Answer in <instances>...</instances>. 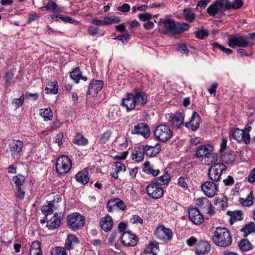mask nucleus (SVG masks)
Instances as JSON below:
<instances>
[{"instance_id":"5","label":"nucleus","mask_w":255,"mask_h":255,"mask_svg":"<svg viewBox=\"0 0 255 255\" xmlns=\"http://www.w3.org/2000/svg\"><path fill=\"white\" fill-rule=\"evenodd\" d=\"M72 162L70 159L66 155H62L57 160L56 169L59 174H64L70 170Z\"/></svg>"},{"instance_id":"7","label":"nucleus","mask_w":255,"mask_h":255,"mask_svg":"<svg viewBox=\"0 0 255 255\" xmlns=\"http://www.w3.org/2000/svg\"><path fill=\"white\" fill-rule=\"evenodd\" d=\"M155 235L160 240L167 242L171 240L173 234L170 229L166 228L164 226H161L155 230Z\"/></svg>"},{"instance_id":"38","label":"nucleus","mask_w":255,"mask_h":255,"mask_svg":"<svg viewBox=\"0 0 255 255\" xmlns=\"http://www.w3.org/2000/svg\"><path fill=\"white\" fill-rule=\"evenodd\" d=\"M159 251L158 244L156 243L151 242L146 248L145 252L153 255H157V252Z\"/></svg>"},{"instance_id":"27","label":"nucleus","mask_w":255,"mask_h":255,"mask_svg":"<svg viewBox=\"0 0 255 255\" xmlns=\"http://www.w3.org/2000/svg\"><path fill=\"white\" fill-rule=\"evenodd\" d=\"M230 134L238 142L244 141L245 143V134L243 129L238 128L233 129L230 131Z\"/></svg>"},{"instance_id":"14","label":"nucleus","mask_w":255,"mask_h":255,"mask_svg":"<svg viewBox=\"0 0 255 255\" xmlns=\"http://www.w3.org/2000/svg\"><path fill=\"white\" fill-rule=\"evenodd\" d=\"M123 244L126 247L134 246L137 244V237L129 232H124L121 237Z\"/></svg>"},{"instance_id":"40","label":"nucleus","mask_w":255,"mask_h":255,"mask_svg":"<svg viewBox=\"0 0 255 255\" xmlns=\"http://www.w3.org/2000/svg\"><path fill=\"white\" fill-rule=\"evenodd\" d=\"M197 205L202 210H206V208H210V202L206 197L199 198L196 200Z\"/></svg>"},{"instance_id":"51","label":"nucleus","mask_w":255,"mask_h":255,"mask_svg":"<svg viewBox=\"0 0 255 255\" xmlns=\"http://www.w3.org/2000/svg\"><path fill=\"white\" fill-rule=\"evenodd\" d=\"M209 34V32L207 29H198V30L195 32L196 37L199 39H204L205 37L208 36Z\"/></svg>"},{"instance_id":"37","label":"nucleus","mask_w":255,"mask_h":255,"mask_svg":"<svg viewBox=\"0 0 255 255\" xmlns=\"http://www.w3.org/2000/svg\"><path fill=\"white\" fill-rule=\"evenodd\" d=\"M227 214L231 217V224H233L235 221H241L243 219V214L240 211H228Z\"/></svg>"},{"instance_id":"41","label":"nucleus","mask_w":255,"mask_h":255,"mask_svg":"<svg viewBox=\"0 0 255 255\" xmlns=\"http://www.w3.org/2000/svg\"><path fill=\"white\" fill-rule=\"evenodd\" d=\"M73 142L79 145H85L88 143V140L81 133H78L75 136Z\"/></svg>"},{"instance_id":"58","label":"nucleus","mask_w":255,"mask_h":255,"mask_svg":"<svg viewBox=\"0 0 255 255\" xmlns=\"http://www.w3.org/2000/svg\"><path fill=\"white\" fill-rule=\"evenodd\" d=\"M12 182L15 184L16 187H20L24 181V178L22 176H14L12 179Z\"/></svg>"},{"instance_id":"12","label":"nucleus","mask_w":255,"mask_h":255,"mask_svg":"<svg viewBox=\"0 0 255 255\" xmlns=\"http://www.w3.org/2000/svg\"><path fill=\"white\" fill-rule=\"evenodd\" d=\"M204 193L209 197H213L217 193L218 185L212 181H206L201 185Z\"/></svg>"},{"instance_id":"4","label":"nucleus","mask_w":255,"mask_h":255,"mask_svg":"<svg viewBox=\"0 0 255 255\" xmlns=\"http://www.w3.org/2000/svg\"><path fill=\"white\" fill-rule=\"evenodd\" d=\"M227 169L226 166L222 163H218L212 165L208 171V176L213 181L217 182L220 180L224 171Z\"/></svg>"},{"instance_id":"34","label":"nucleus","mask_w":255,"mask_h":255,"mask_svg":"<svg viewBox=\"0 0 255 255\" xmlns=\"http://www.w3.org/2000/svg\"><path fill=\"white\" fill-rule=\"evenodd\" d=\"M30 255H42L40 243L38 241H34L30 248Z\"/></svg>"},{"instance_id":"25","label":"nucleus","mask_w":255,"mask_h":255,"mask_svg":"<svg viewBox=\"0 0 255 255\" xmlns=\"http://www.w3.org/2000/svg\"><path fill=\"white\" fill-rule=\"evenodd\" d=\"M47 205H43L41 208L42 212L46 216L52 214L54 210H57L58 206L54 204V201L48 202Z\"/></svg>"},{"instance_id":"42","label":"nucleus","mask_w":255,"mask_h":255,"mask_svg":"<svg viewBox=\"0 0 255 255\" xmlns=\"http://www.w3.org/2000/svg\"><path fill=\"white\" fill-rule=\"evenodd\" d=\"M40 115L44 119V121L51 120L53 117V113L50 108L41 109Z\"/></svg>"},{"instance_id":"46","label":"nucleus","mask_w":255,"mask_h":255,"mask_svg":"<svg viewBox=\"0 0 255 255\" xmlns=\"http://www.w3.org/2000/svg\"><path fill=\"white\" fill-rule=\"evenodd\" d=\"M144 171L148 174H151L153 176H156L159 174V170L158 169H154L150 166V162L146 161L144 163Z\"/></svg>"},{"instance_id":"26","label":"nucleus","mask_w":255,"mask_h":255,"mask_svg":"<svg viewBox=\"0 0 255 255\" xmlns=\"http://www.w3.org/2000/svg\"><path fill=\"white\" fill-rule=\"evenodd\" d=\"M134 96L135 99L137 106L140 105L141 107H143L146 104L147 101V96L144 92H135Z\"/></svg>"},{"instance_id":"63","label":"nucleus","mask_w":255,"mask_h":255,"mask_svg":"<svg viewBox=\"0 0 255 255\" xmlns=\"http://www.w3.org/2000/svg\"><path fill=\"white\" fill-rule=\"evenodd\" d=\"M130 221L132 224L139 223L142 224L143 223V220L136 215H132V217L130 218Z\"/></svg>"},{"instance_id":"35","label":"nucleus","mask_w":255,"mask_h":255,"mask_svg":"<svg viewBox=\"0 0 255 255\" xmlns=\"http://www.w3.org/2000/svg\"><path fill=\"white\" fill-rule=\"evenodd\" d=\"M78 243L77 238L73 235H69L65 243V249L70 250L73 249L74 246Z\"/></svg>"},{"instance_id":"10","label":"nucleus","mask_w":255,"mask_h":255,"mask_svg":"<svg viewBox=\"0 0 255 255\" xmlns=\"http://www.w3.org/2000/svg\"><path fill=\"white\" fill-rule=\"evenodd\" d=\"M188 216L190 221L196 225H200L204 221L203 215L196 208H191L188 210Z\"/></svg>"},{"instance_id":"20","label":"nucleus","mask_w":255,"mask_h":255,"mask_svg":"<svg viewBox=\"0 0 255 255\" xmlns=\"http://www.w3.org/2000/svg\"><path fill=\"white\" fill-rule=\"evenodd\" d=\"M63 215L55 213L54 216L47 222L46 227L50 230H53L58 228L61 224Z\"/></svg>"},{"instance_id":"17","label":"nucleus","mask_w":255,"mask_h":255,"mask_svg":"<svg viewBox=\"0 0 255 255\" xmlns=\"http://www.w3.org/2000/svg\"><path fill=\"white\" fill-rule=\"evenodd\" d=\"M169 122L173 127L176 128H179L183 125L184 116L182 113H177L175 114H168Z\"/></svg>"},{"instance_id":"47","label":"nucleus","mask_w":255,"mask_h":255,"mask_svg":"<svg viewBox=\"0 0 255 255\" xmlns=\"http://www.w3.org/2000/svg\"><path fill=\"white\" fill-rule=\"evenodd\" d=\"M240 249L243 252H247L252 248L251 243L248 240H243L239 244Z\"/></svg>"},{"instance_id":"8","label":"nucleus","mask_w":255,"mask_h":255,"mask_svg":"<svg viewBox=\"0 0 255 255\" xmlns=\"http://www.w3.org/2000/svg\"><path fill=\"white\" fill-rule=\"evenodd\" d=\"M225 6L224 0H218L207 8V13L210 16H214L218 12H223L226 10Z\"/></svg>"},{"instance_id":"11","label":"nucleus","mask_w":255,"mask_h":255,"mask_svg":"<svg viewBox=\"0 0 255 255\" xmlns=\"http://www.w3.org/2000/svg\"><path fill=\"white\" fill-rule=\"evenodd\" d=\"M146 192L153 199H158L163 195L162 188L156 183H151L146 187Z\"/></svg>"},{"instance_id":"28","label":"nucleus","mask_w":255,"mask_h":255,"mask_svg":"<svg viewBox=\"0 0 255 255\" xmlns=\"http://www.w3.org/2000/svg\"><path fill=\"white\" fill-rule=\"evenodd\" d=\"M213 150V146L210 145H206L199 147L196 152V156L197 157H206L209 152Z\"/></svg>"},{"instance_id":"23","label":"nucleus","mask_w":255,"mask_h":255,"mask_svg":"<svg viewBox=\"0 0 255 255\" xmlns=\"http://www.w3.org/2000/svg\"><path fill=\"white\" fill-rule=\"evenodd\" d=\"M100 226L101 229L105 232L111 231L113 226V221L112 217L107 215L105 217L102 218L100 221Z\"/></svg>"},{"instance_id":"56","label":"nucleus","mask_w":255,"mask_h":255,"mask_svg":"<svg viewBox=\"0 0 255 255\" xmlns=\"http://www.w3.org/2000/svg\"><path fill=\"white\" fill-rule=\"evenodd\" d=\"M14 74L11 72H8L5 73L4 76V86L8 87L10 83L12 82V80L13 78Z\"/></svg>"},{"instance_id":"9","label":"nucleus","mask_w":255,"mask_h":255,"mask_svg":"<svg viewBox=\"0 0 255 255\" xmlns=\"http://www.w3.org/2000/svg\"><path fill=\"white\" fill-rule=\"evenodd\" d=\"M158 23L160 25H164V34L176 35V25L173 20L170 18L160 19Z\"/></svg>"},{"instance_id":"62","label":"nucleus","mask_w":255,"mask_h":255,"mask_svg":"<svg viewBox=\"0 0 255 255\" xmlns=\"http://www.w3.org/2000/svg\"><path fill=\"white\" fill-rule=\"evenodd\" d=\"M39 97V95L37 93H31L28 92L25 93V98L28 100H31L33 101H36Z\"/></svg>"},{"instance_id":"44","label":"nucleus","mask_w":255,"mask_h":255,"mask_svg":"<svg viewBox=\"0 0 255 255\" xmlns=\"http://www.w3.org/2000/svg\"><path fill=\"white\" fill-rule=\"evenodd\" d=\"M170 180V176L167 172L156 179V184L159 185H165Z\"/></svg>"},{"instance_id":"1","label":"nucleus","mask_w":255,"mask_h":255,"mask_svg":"<svg viewBox=\"0 0 255 255\" xmlns=\"http://www.w3.org/2000/svg\"><path fill=\"white\" fill-rule=\"evenodd\" d=\"M212 240L216 245L222 247H229L232 243L230 232L224 228H217L214 232Z\"/></svg>"},{"instance_id":"16","label":"nucleus","mask_w":255,"mask_h":255,"mask_svg":"<svg viewBox=\"0 0 255 255\" xmlns=\"http://www.w3.org/2000/svg\"><path fill=\"white\" fill-rule=\"evenodd\" d=\"M136 104L134 95L128 93L126 95V97L123 99L121 105L122 107H126L127 111H130L135 109Z\"/></svg>"},{"instance_id":"21","label":"nucleus","mask_w":255,"mask_h":255,"mask_svg":"<svg viewBox=\"0 0 255 255\" xmlns=\"http://www.w3.org/2000/svg\"><path fill=\"white\" fill-rule=\"evenodd\" d=\"M112 172H111V175L115 179H118V174L121 172H125L126 170L125 165L121 162L118 161L114 162L112 165Z\"/></svg>"},{"instance_id":"31","label":"nucleus","mask_w":255,"mask_h":255,"mask_svg":"<svg viewBox=\"0 0 255 255\" xmlns=\"http://www.w3.org/2000/svg\"><path fill=\"white\" fill-rule=\"evenodd\" d=\"M196 254H204L208 253L211 250L210 244L206 241L199 242L196 246Z\"/></svg>"},{"instance_id":"13","label":"nucleus","mask_w":255,"mask_h":255,"mask_svg":"<svg viewBox=\"0 0 255 255\" xmlns=\"http://www.w3.org/2000/svg\"><path fill=\"white\" fill-rule=\"evenodd\" d=\"M104 83L101 80H93L89 86L87 94L94 97L103 87Z\"/></svg>"},{"instance_id":"45","label":"nucleus","mask_w":255,"mask_h":255,"mask_svg":"<svg viewBox=\"0 0 255 255\" xmlns=\"http://www.w3.org/2000/svg\"><path fill=\"white\" fill-rule=\"evenodd\" d=\"M218 159V155L216 153H213L212 152H209L205 157V162L206 164L209 165L213 163H215L217 161Z\"/></svg>"},{"instance_id":"3","label":"nucleus","mask_w":255,"mask_h":255,"mask_svg":"<svg viewBox=\"0 0 255 255\" xmlns=\"http://www.w3.org/2000/svg\"><path fill=\"white\" fill-rule=\"evenodd\" d=\"M68 225L73 231L81 229L85 224V218L81 214L75 212L70 214L67 217Z\"/></svg>"},{"instance_id":"2","label":"nucleus","mask_w":255,"mask_h":255,"mask_svg":"<svg viewBox=\"0 0 255 255\" xmlns=\"http://www.w3.org/2000/svg\"><path fill=\"white\" fill-rule=\"evenodd\" d=\"M154 133L157 139L163 142L168 140L173 135L172 130L168 126L166 125H160L157 126L154 129Z\"/></svg>"},{"instance_id":"52","label":"nucleus","mask_w":255,"mask_h":255,"mask_svg":"<svg viewBox=\"0 0 255 255\" xmlns=\"http://www.w3.org/2000/svg\"><path fill=\"white\" fill-rule=\"evenodd\" d=\"M242 231L247 234H249L252 233H255V223L254 222H251L246 225L245 227L242 229Z\"/></svg>"},{"instance_id":"6","label":"nucleus","mask_w":255,"mask_h":255,"mask_svg":"<svg viewBox=\"0 0 255 255\" xmlns=\"http://www.w3.org/2000/svg\"><path fill=\"white\" fill-rule=\"evenodd\" d=\"M253 45V42L249 41L242 36H233L229 38V45L232 48L236 46L247 47Z\"/></svg>"},{"instance_id":"30","label":"nucleus","mask_w":255,"mask_h":255,"mask_svg":"<svg viewBox=\"0 0 255 255\" xmlns=\"http://www.w3.org/2000/svg\"><path fill=\"white\" fill-rule=\"evenodd\" d=\"M215 205L219 210H225L228 206V199L224 196H218L214 201Z\"/></svg>"},{"instance_id":"64","label":"nucleus","mask_w":255,"mask_h":255,"mask_svg":"<svg viewBox=\"0 0 255 255\" xmlns=\"http://www.w3.org/2000/svg\"><path fill=\"white\" fill-rule=\"evenodd\" d=\"M15 190L16 191V197L21 200L23 199L25 195L24 191L21 189L20 187L18 188L16 187Z\"/></svg>"},{"instance_id":"22","label":"nucleus","mask_w":255,"mask_h":255,"mask_svg":"<svg viewBox=\"0 0 255 255\" xmlns=\"http://www.w3.org/2000/svg\"><path fill=\"white\" fill-rule=\"evenodd\" d=\"M9 146L10 151L12 154L19 153L23 148V142L20 140L12 139L10 141Z\"/></svg>"},{"instance_id":"59","label":"nucleus","mask_w":255,"mask_h":255,"mask_svg":"<svg viewBox=\"0 0 255 255\" xmlns=\"http://www.w3.org/2000/svg\"><path fill=\"white\" fill-rule=\"evenodd\" d=\"M24 96L23 95H22L19 98L14 99L12 103L15 106V107L17 109L23 105L24 103Z\"/></svg>"},{"instance_id":"18","label":"nucleus","mask_w":255,"mask_h":255,"mask_svg":"<svg viewBox=\"0 0 255 255\" xmlns=\"http://www.w3.org/2000/svg\"><path fill=\"white\" fill-rule=\"evenodd\" d=\"M145 154L150 157L156 156L161 151V145L159 143L154 144L144 145Z\"/></svg>"},{"instance_id":"15","label":"nucleus","mask_w":255,"mask_h":255,"mask_svg":"<svg viewBox=\"0 0 255 255\" xmlns=\"http://www.w3.org/2000/svg\"><path fill=\"white\" fill-rule=\"evenodd\" d=\"M131 133L140 134L145 138H148L150 133L148 126L145 123H140L134 126V129L132 130Z\"/></svg>"},{"instance_id":"57","label":"nucleus","mask_w":255,"mask_h":255,"mask_svg":"<svg viewBox=\"0 0 255 255\" xmlns=\"http://www.w3.org/2000/svg\"><path fill=\"white\" fill-rule=\"evenodd\" d=\"M112 200L113 201H115L114 204L115 206L116 209L117 208H118L122 211H124L126 210V206L124 202L122 200L118 198L114 199Z\"/></svg>"},{"instance_id":"53","label":"nucleus","mask_w":255,"mask_h":255,"mask_svg":"<svg viewBox=\"0 0 255 255\" xmlns=\"http://www.w3.org/2000/svg\"><path fill=\"white\" fill-rule=\"evenodd\" d=\"M105 25H108L112 23H118L121 21V19L119 17H104Z\"/></svg>"},{"instance_id":"61","label":"nucleus","mask_w":255,"mask_h":255,"mask_svg":"<svg viewBox=\"0 0 255 255\" xmlns=\"http://www.w3.org/2000/svg\"><path fill=\"white\" fill-rule=\"evenodd\" d=\"M252 129V127L247 126L244 129H243L245 134V144H248L251 141L250 132Z\"/></svg>"},{"instance_id":"48","label":"nucleus","mask_w":255,"mask_h":255,"mask_svg":"<svg viewBox=\"0 0 255 255\" xmlns=\"http://www.w3.org/2000/svg\"><path fill=\"white\" fill-rule=\"evenodd\" d=\"M112 131L110 130H108L104 132L101 136L99 139V142L101 144H106L109 142L110 139L112 135Z\"/></svg>"},{"instance_id":"19","label":"nucleus","mask_w":255,"mask_h":255,"mask_svg":"<svg viewBox=\"0 0 255 255\" xmlns=\"http://www.w3.org/2000/svg\"><path fill=\"white\" fill-rule=\"evenodd\" d=\"M200 121L199 115L197 112H194L190 121L185 124V127L187 128H191L193 131H195L199 127Z\"/></svg>"},{"instance_id":"24","label":"nucleus","mask_w":255,"mask_h":255,"mask_svg":"<svg viewBox=\"0 0 255 255\" xmlns=\"http://www.w3.org/2000/svg\"><path fill=\"white\" fill-rule=\"evenodd\" d=\"M145 154L144 145H140L134 149L132 154V158L136 162H139L143 160Z\"/></svg>"},{"instance_id":"33","label":"nucleus","mask_w":255,"mask_h":255,"mask_svg":"<svg viewBox=\"0 0 255 255\" xmlns=\"http://www.w3.org/2000/svg\"><path fill=\"white\" fill-rule=\"evenodd\" d=\"M70 76L76 83L79 82L80 79H82L84 81L87 80V78L85 76H82L81 72L79 67H77L73 70L70 74Z\"/></svg>"},{"instance_id":"49","label":"nucleus","mask_w":255,"mask_h":255,"mask_svg":"<svg viewBox=\"0 0 255 255\" xmlns=\"http://www.w3.org/2000/svg\"><path fill=\"white\" fill-rule=\"evenodd\" d=\"M185 19L186 21L192 22L195 18V14L190 9L185 8L183 10Z\"/></svg>"},{"instance_id":"43","label":"nucleus","mask_w":255,"mask_h":255,"mask_svg":"<svg viewBox=\"0 0 255 255\" xmlns=\"http://www.w3.org/2000/svg\"><path fill=\"white\" fill-rule=\"evenodd\" d=\"M240 203L244 206H250L253 204V192L251 191L248 197L244 199L240 198Z\"/></svg>"},{"instance_id":"54","label":"nucleus","mask_w":255,"mask_h":255,"mask_svg":"<svg viewBox=\"0 0 255 255\" xmlns=\"http://www.w3.org/2000/svg\"><path fill=\"white\" fill-rule=\"evenodd\" d=\"M189 28V25L186 23H182L176 25V34H179L183 32L188 30Z\"/></svg>"},{"instance_id":"39","label":"nucleus","mask_w":255,"mask_h":255,"mask_svg":"<svg viewBox=\"0 0 255 255\" xmlns=\"http://www.w3.org/2000/svg\"><path fill=\"white\" fill-rule=\"evenodd\" d=\"M221 158L223 162L231 163L235 161L236 155L234 152L230 151L222 155Z\"/></svg>"},{"instance_id":"60","label":"nucleus","mask_w":255,"mask_h":255,"mask_svg":"<svg viewBox=\"0 0 255 255\" xmlns=\"http://www.w3.org/2000/svg\"><path fill=\"white\" fill-rule=\"evenodd\" d=\"M130 38V35L128 33L119 35L114 38L115 40L121 41L123 44L127 43Z\"/></svg>"},{"instance_id":"29","label":"nucleus","mask_w":255,"mask_h":255,"mask_svg":"<svg viewBox=\"0 0 255 255\" xmlns=\"http://www.w3.org/2000/svg\"><path fill=\"white\" fill-rule=\"evenodd\" d=\"M75 179L77 181L84 185L87 184L89 180V173L87 170L79 172L75 175Z\"/></svg>"},{"instance_id":"32","label":"nucleus","mask_w":255,"mask_h":255,"mask_svg":"<svg viewBox=\"0 0 255 255\" xmlns=\"http://www.w3.org/2000/svg\"><path fill=\"white\" fill-rule=\"evenodd\" d=\"M226 10L240 8L243 4L242 0H234L232 2L228 0H224Z\"/></svg>"},{"instance_id":"36","label":"nucleus","mask_w":255,"mask_h":255,"mask_svg":"<svg viewBox=\"0 0 255 255\" xmlns=\"http://www.w3.org/2000/svg\"><path fill=\"white\" fill-rule=\"evenodd\" d=\"M45 91L47 94H56L58 92V85L57 82H49L46 86Z\"/></svg>"},{"instance_id":"55","label":"nucleus","mask_w":255,"mask_h":255,"mask_svg":"<svg viewBox=\"0 0 255 255\" xmlns=\"http://www.w3.org/2000/svg\"><path fill=\"white\" fill-rule=\"evenodd\" d=\"M188 181V178L187 175L180 177L178 179V185L181 186L184 189H187L188 184L187 182Z\"/></svg>"},{"instance_id":"50","label":"nucleus","mask_w":255,"mask_h":255,"mask_svg":"<svg viewBox=\"0 0 255 255\" xmlns=\"http://www.w3.org/2000/svg\"><path fill=\"white\" fill-rule=\"evenodd\" d=\"M51 255H67L65 248L56 247L52 249Z\"/></svg>"}]
</instances>
